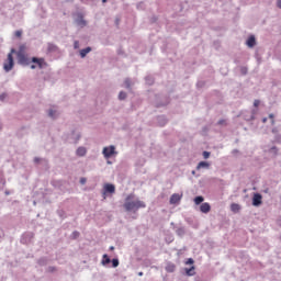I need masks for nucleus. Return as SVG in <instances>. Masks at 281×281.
<instances>
[{"mask_svg": "<svg viewBox=\"0 0 281 281\" xmlns=\"http://www.w3.org/2000/svg\"><path fill=\"white\" fill-rule=\"evenodd\" d=\"M145 203L139 201V200H134V195L133 194H130L127 198H126V201H125V204H124V207L126 211L131 212V211H134L136 212L138 209H143L145 207Z\"/></svg>", "mask_w": 281, "mask_h": 281, "instance_id": "1", "label": "nucleus"}, {"mask_svg": "<svg viewBox=\"0 0 281 281\" xmlns=\"http://www.w3.org/2000/svg\"><path fill=\"white\" fill-rule=\"evenodd\" d=\"M13 54H15V49L12 48L10 54L8 55V58H7L5 63H4V65H3V69L7 72H9L13 68V66H14V60H13V56H12Z\"/></svg>", "mask_w": 281, "mask_h": 281, "instance_id": "2", "label": "nucleus"}, {"mask_svg": "<svg viewBox=\"0 0 281 281\" xmlns=\"http://www.w3.org/2000/svg\"><path fill=\"white\" fill-rule=\"evenodd\" d=\"M16 57H18V61L20 65H29L30 60L29 58L25 56V54H21V53H16Z\"/></svg>", "mask_w": 281, "mask_h": 281, "instance_id": "3", "label": "nucleus"}, {"mask_svg": "<svg viewBox=\"0 0 281 281\" xmlns=\"http://www.w3.org/2000/svg\"><path fill=\"white\" fill-rule=\"evenodd\" d=\"M114 154H115V147L114 146L105 147L103 149V155H104L105 158H110Z\"/></svg>", "mask_w": 281, "mask_h": 281, "instance_id": "4", "label": "nucleus"}, {"mask_svg": "<svg viewBox=\"0 0 281 281\" xmlns=\"http://www.w3.org/2000/svg\"><path fill=\"white\" fill-rule=\"evenodd\" d=\"M32 63L36 64L40 69H43L44 67L47 66V64L45 63V60L43 58L33 57Z\"/></svg>", "mask_w": 281, "mask_h": 281, "instance_id": "5", "label": "nucleus"}, {"mask_svg": "<svg viewBox=\"0 0 281 281\" xmlns=\"http://www.w3.org/2000/svg\"><path fill=\"white\" fill-rule=\"evenodd\" d=\"M182 199V194L175 193L170 198V204H178Z\"/></svg>", "mask_w": 281, "mask_h": 281, "instance_id": "6", "label": "nucleus"}, {"mask_svg": "<svg viewBox=\"0 0 281 281\" xmlns=\"http://www.w3.org/2000/svg\"><path fill=\"white\" fill-rule=\"evenodd\" d=\"M115 187L113 184L106 183L104 184V194L105 193H114Z\"/></svg>", "mask_w": 281, "mask_h": 281, "instance_id": "7", "label": "nucleus"}, {"mask_svg": "<svg viewBox=\"0 0 281 281\" xmlns=\"http://www.w3.org/2000/svg\"><path fill=\"white\" fill-rule=\"evenodd\" d=\"M252 203H254L255 206L260 205L262 203V196L258 193L255 194Z\"/></svg>", "mask_w": 281, "mask_h": 281, "instance_id": "8", "label": "nucleus"}, {"mask_svg": "<svg viewBox=\"0 0 281 281\" xmlns=\"http://www.w3.org/2000/svg\"><path fill=\"white\" fill-rule=\"evenodd\" d=\"M200 210L202 213H209L211 211V205L209 203H203L201 206H200Z\"/></svg>", "mask_w": 281, "mask_h": 281, "instance_id": "9", "label": "nucleus"}, {"mask_svg": "<svg viewBox=\"0 0 281 281\" xmlns=\"http://www.w3.org/2000/svg\"><path fill=\"white\" fill-rule=\"evenodd\" d=\"M209 168H210V164L206 162V161H201V162L198 165V167H196L198 170H201V169H209Z\"/></svg>", "mask_w": 281, "mask_h": 281, "instance_id": "10", "label": "nucleus"}, {"mask_svg": "<svg viewBox=\"0 0 281 281\" xmlns=\"http://www.w3.org/2000/svg\"><path fill=\"white\" fill-rule=\"evenodd\" d=\"M248 47L252 48L256 45V38L255 36H250L247 41Z\"/></svg>", "mask_w": 281, "mask_h": 281, "instance_id": "11", "label": "nucleus"}, {"mask_svg": "<svg viewBox=\"0 0 281 281\" xmlns=\"http://www.w3.org/2000/svg\"><path fill=\"white\" fill-rule=\"evenodd\" d=\"M86 154H87V149H86L85 147H79V148L77 149V155H78L79 157H83Z\"/></svg>", "mask_w": 281, "mask_h": 281, "instance_id": "12", "label": "nucleus"}, {"mask_svg": "<svg viewBox=\"0 0 281 281\" xmlns=\"http://www.w3.org/2000/svg\"><path fill=\"white\" fill-rule=\"evenodd\" d=\"M90 52H91V48H90V47H87V48L82 49V50L80 52L81 58H85V57L87 56V54H89Z\"/></svg>", "mask_w": 281, "mask_h": 281, "instance_id": "13", "label": "nucleus"}, {"mask_svg": "<svg viewBox=\"0 0 281 281\" xmlns=\"http://www.w3.org/2000/svg\"><path fill=\"white\" fill-rule=\"evenodd\" d=\"M176 269V266L173 263H168L167 267H166V270L168 272H173Z\"/></svg>", "mask_w": 281, "mask_h": 281, "instance_id": "14", "label": "nucleus"}, {"mask_svg": "<svg viewBox=\"0 0 281 281\" xmlns=\"http://www.w3.org/2000/svg\"><path fill=\"white\" fill-rule=\"evenodd\" d=\"M110 262H111V259L109 258V256L108 255H103L102 265L105 266V265H108Z\"/></svg>", "mask_w": 281, "mask_h": 281, "instance_id": "15", "label": "nucleus"}, {"mask_svg": "<svg viewBox=\"0 0 281 281\" xmlns=\"http://www.w3.org/2000/svg\"><path fill=\"white\" fill-rule=\"evenodd\" d=\"M231 209H232L233 212H238L240 210V206L238 204H236V203H233L231 205Z\"/></svg>", "mask_w": 281, "mask_h": 281, "instance_id": "16", "label": "nucleus"}, {"mask_svg": "<svg viewBox=\"0 0 281 281\" xmlns=\"http://www.w3.org/2000/svg\"><path fill=\"white\" fill-rule=\"evenodd\" d=\"M203 201H204V198H203V196H196V198L194 199V203H195L196 205L201 204Z\"/></svg>", "mask_w": 281, "mask_h": 281, "instance_id": "17", "label": "nucleus"}, {"mask_svg": "<svg viewBox=\"0 0 281 281\" xmlns=\"http://www.w3.org/2000/svg\"><path fill=\"white\" fill-rule=\"evenodd\" d=\"M25 50H26L25 45H21V46L19 47V52H18V53L25 54Z\"/></svg>", "mask_w": 281, "mask_h": 281, "instance_id": "18", "label": "nucleus"}, {"mask_svg": "<svg viewBox=\"0 0 281 281\" xmlns=\"http://www.w3.org/2000/svg\"><path fill=\"white\" fill-rule=\"evenodd\" d=\"M119 99L120 100H125L126 99V93L125 92H120V94H119Z\"/></svg>", "mask_w": 281, "mask_h": 281, "instance_id": "19", "label": "nucleus"}, {"mask_svg": "<svg viewBox=\"0 0 281 281\" xmlns=\"http://www.w3.org/2000/svg\"><path fill=\"white\" fill-rule=\"evenodd\" d=\"M78 25L86 26V22L80 18V20L77 21Z\"/></svg>", "mask_w": 281, "mask_h": 281, "instance_id": "20", "label": "nucleus"}, {"mask_svg": "<svg viewBox=\"0 0 281 281\" xmlns=\"http://www.w3.org/2000/svg\"><path fill=\"white\" fill-rule=\"evenodd\" d=\"M119 265H120V262H119L117 259H113V260H112V266H113L114 268H116Z\"/></svg>", "mask_w": 281, "mask_h": 281, "instance_id": "21", "label": "nucleus"}, {"mask_svg": "<svg viewBox=\"0 0 281 281\" xmlns=\"http://www.w3.org/2000/svg\"><path fill=\"white\" fill-rule=\"evenodd\" d=\"M55 114H56V111L50 110V111L48 112V115H49L50 117H55Z\"/></svg>", "mask_w": 281, "mask_h": 281, "instance_id": "22", "label": "nucleus"}, {"mask_svg": "<svg viewBox=\"0 0 281 281\" xmlns=\"http://www.w3.org/2000/svg\"><path fill=\"white\" fill-rule=\"evenodd\" d=\"M269 117L272 120V122H271V123H272V125H274V124H276L274 115H273V114H270V115H269Z\"/></svg>", "mask_w": 281, "mask_h": 281, "instance_id": "23", "label": "nucleus"}, {"mask_svg": "<svg viewBox=\"0 0 281 281\" xmlns=\"http://www.w3.org/2000/svg\"><path fill=\"white\" fill-rule=\"evenodd\" d=\"M210 155H211V154L207 153V151H204V153H203V157H204L205 159H207V158L210 157Z\"/></svg>", "mask_w": 281, "mask_h": 281, "instance_id": "24", "label": "nucleus"}, {"mask_svg": "<svg viewBox=\"0 0 281 281\" xmlns=\"http://www.w3.org/2000/svg\"><path fill=\"white\" fill-rule=\"evenodd\" d=\"M254 105H255L256 108H258V106L260 105V101H259V100H256V101L254 102Z\"/></svg>", "mask_w": 281, "mask_h": 281, "instance_id": "25", "label": "nucleus"}, {"mask_svg": "<svg viewBox=\"0 0 281 281\" xmlns=\"http://www.w3.org/2000/svg\"><path fill=\"white\" fill-rule=\"evenodd\" d=\"M193 270H194V267H192L191 269H189V270L187 271V273L190 274V276H192V274H193V273H192Z\"/></svg>", "mask_w": 281, "mask_h": 281, "instance_id": "26", "label": "nucleus"}, {"mask_svg": "<svg viewBox=\"0 0 281 281\" xmlns=\"http://www.w3.org/2000/svg\"><path fill=\"white\" fill-rule=\"evenodd\" d=\"M21 35H22V32H21V31H16V32H15V36H16V37H21Z\"/></svg>", "mask_w": 281, "mask_h": 281, "instance_id": "27", "label": "nucleus"}, {"mask_svg": "<svg viewBox=\"0 0 281 281\" xmlns=\"http://www.w3.org/2000/svg\"><path fill=\"white\" fill-rule=\"evenodd\" d=\"M218 124H220V125H226V121H225V120H221V121L218 122Z\"/></svg>", "mask_w": 281, "mask_h": 281, "instance_id": "28", "label": "nucleus"}, {"mask_svg": "<svg viewBox=\"0 0 281 281\" xmlns=\"http://www.w3.org/2000/svg\"><path fill=\"white\" fill-rule=\"evenodd\" d=\"M86 182H87V179H86V178H81V179H80V183H81V184H85Z\"/></svg>", "mask_w": 281, "mask_h": 281, "instance_id": "29", "label": "nucleus"}, {"mask_svg": "<svg viewBox=\"0 0 281 281\" xmlns=\"http://www.w3.org/2000/svg\"><path fill=\"white\" fill-rule=\"evenodd\" d=\"M194 261L192 258L188 259L187 265H192Z\"/></svg>", "mask_w": 281, "mask_h": 281, "instance_id": "30", "label": "nucleus"}, {"mask_svg": "<svg viewBox=\"0 0 281 281\" xmlns=\"http://www.w3.org/2000/svg\"><path fill=\"white\" fill-rule=\"evenodd\" d=\"M72 236H74V238H77L79 236V233L78 232H74Z\"/></svg>", "mask_w": 281, "mask_h": 281, "instance_id": "31", "label": "nucleus"}, {"mask_svg": "<svg viewBox=\"0 0 281 281\" xmlns=\"http://www.w3.org/2000/svg\"><path fill=\"white\" fill-rule=\"evenodd\" d=\"M74 47H75L76 49L79 48V43H78V42H75Z\"/></svg>", "mask_w": 281, "mask_h": 281, "instance_id": "32", "label": "nucleus"}, {"mask_svg": "<svg viewBox=\"0 0 281 281\" xmlns=\"http://www.w3.org/2000/svg\"><path fill=\"white\" fill-rule=\"evenodd\" d=\"M125 85H126L127 88H130L131 87L130 80H126Z\"/></svg>", "mask_w": 281, "mask_h": 281, "instance_id": "33", "label": "nucleus"}, {"mask_svg": "<svg viewBox=\"0 0 281 281\" xmlns=\"http://www.w3.org/2000/svg\"><path fill=\"white\" fill-rule=\"evenodd\" d=\"M241 72H243L244 75H246V74H247V69H246V68H243V69H241Z\"/></svg>", "mask_w": 281, "mask_h": 281, "instance_id": "34", "label": "nucleus"}, {"mask_svg": "<svg viewBox=\"0 0 281 281\" xmlns=\"http://www.w3.org/2000/svg\"><path fill=\"white\" fill-rule=\"evenodd\" d=\"M4 98H5V95H4V94H1V95H0V100H1V101H3V100H4Z\"/></svg>", "mask_w": 281, "mask_h": 281, "instance_id": "35", "label": "nucleus"}, {"mask_svg": "<svg viewBox=\"0 0 281 281\" xmlns=\"http://www.w3.org/2000/svg\"><path fill=\"white\" fill-rule=\"evenodd\" d=\"M278 7L281 9V0H278Z\"/></svg>", "mask_w": 281, "mask_h": 281, "instance_id": "36", "label": "nucleus"}, {"mask_svg": "<svg viewBox=\"0 0 281 281\" xmlns=\"http://www.w3.org/2000/svg\"><path fill=\"white\" fill-rule=\"evenodd\" d=\"M267 121H268V119H267V117H265V119L262 120V122H263V123H267Z\"/></svg>", "mask_w": 281, "mask_h": 281, "instance_id": "37", "label": "nucleus"}, {"mask_svg": "<svg viewBox=\"0 0 281 281\" xmlns=\"http://www.w3.org/2000/svg\"><path fill=\"white\" fill-rule=\"evenodd\" d=\"M35 68H36V66H35V65H32V66H31V69H35Z\"/></svg>", "mask_w": 281, "mask_h": 281, "instance_id": "38", "label": "nucleus"}, {"mask_svg": "<svg viewBox=\"0 0 281 281\" xmlns=\"http://www.w3.org/2000/svg\"><path fill=\"white\" fill-rule=\"evenodd\" d=\"M34 161H35V162H38V161H40V159H38V158H35V159H34Z\"/></svg>", "mask_w": 281, "mask_h": 281, "instance_id": "39", "label": "nucleus"}, {"mask_svg": "<svg viewBox=\"0 0 281 281\" xmlns=\"http://www.w3.org/2000/svg\"><path fill=\"white\" fill-rule=\"evenodd\" d=\"M144 273L143 272H139L138 276L142 277Z\"/></svg>", "mask_w": 281, "mask_h": 281, "instance_id": "40", "label": "nucleus"}, {"mask_svg": "<svg viewBox=\"0 0 281 281\" xmlns=\"http://www.w3.org/2000/svg\"><path fill=\"white\" fill-rule=\"evenodd\" d=\"M110 249H111V250H114V247H113V246H111V247H110Z\"/></svg>", "mask_w": 281, "mask_h": 281, "instance_id": "41", "label": "nucleus"}, {"mask_svg": "<svg viewBox=\"0 0 281 281\" xmlns=\"http://www.w3.org/2000/svg\"><path fill=\"white\" fill-rule=\"evenodd\" d=\"M102 3H106V0H102Z\"/></svg>", "mask_w": 281, "mask_h": 281, "instance_id": "42", "label": "nucleus"}]
</instances>
